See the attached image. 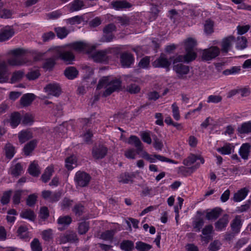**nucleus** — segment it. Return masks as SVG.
Instances as JSON below:
<instances>
[{
	"label": "nucleus",
	"mask_w": 251,
	"mask_h": 251,
	"mask_svg": "<svg viewBox=\"0 0 251 251\" xmlns=\"http://www.w3.org/2000/svg\"><path fill=\"white\" fill-rule=\"evenodd\" d=\"M70 12L78 11L81 9L84 6L83 1L80 0H74L70 3L67 6Z\"/></svg>",
	"instance_id": "21"
},
{
	"label": "nucleus",
	"mask_w": 251,
	"mask_h": 251,
	"mask_svg": "<svg viewBox=\"0 0 251 251\" xmlns=\"http://www.w3.org/2000/svg\"><path fill=\"white\" fill-rule=\"evenodd\" d=\"M131 180V176L127 173H125L120 175L119 176L120 182L123 183H128Z\"/></svg>",
	"instance_id": "57"
},
{
	"label": "nucleus",
	"mask_w": 251,
	"mask_h": 251,
	"mask_svg": "<svg viewBox=\"0 0 251 251\" xmlns=\"http://www.w3.org/2000/svg\"><path fill=\"white\" fill-rule=\"evenodd\" d=\"M39 71L38 70L31 71L26 75V77L29 80H34L37 79L40 76Z\"/></svg>",
	"instance_id": "58"
},
{
	"label": "nucleus",
	"mask_w": 251,
	"mask_h": 251,
	"mask_svg": "<svg viewBox=\"0 0 251 251\" xmlns=\"http://www.w3.org/2000/svg\"><path fill=\"white\" fill-rule=\"evenodd\" d=\"M221 244L218 240H215L211 243L208 247V249L210 251H217L220 248Z\"/></svg>",
	"instance_id": "64"
},
{
	"label": "nucleus",
	"mask_w": 251,
	"mask_h": 251,
	"mask_svg": "<svg viewBox=\"0 0 251 251\" xmlns=\"http://www.w3.org/2000/svg\"><path fill=\"white\" fill-rule=\"evenodd\" d=\"M234 146L230 143L226 144L223 147L219 148L217 151L223 155L230 154L234 151Z\"/></svg>",
	"instance_id": "26"
},
{
	"label": "nucleus",
	"mask_w": 251,
	"mask_h": 251,
	"mask_svg": "<svg viewBox=\"0 0 251 251\" xmlns=\"http://www.w3.org/2000/svg\"><path fill=\"white\" fill-rule=\"evenodd\" d=\"M36 98L35 95L32 93L24 94L20 99L21 104L23 107L30 105Z\"/></svg>",
	"instance_id": "19"
},
{
	"label": "nucleus",
	"mask_w": 251,
	"mask_h": 251,
	"mask_svg": "<svg viewBox=\"0 0 251 251\" xmlns=\"http://www.w3.org/2000/svg\"><path fill=\"white\" fill-rule=\"evenodd\" d=\"M44 90L48 95L58 97L61 94V88L57 83H50L48 84Z\"/></svg>",
	"instance_id": "15"
},
{
	"label": "nucleus",
	"mask_w": 251,
	"mask_h": 251,
	"mask_svg": "<svg viewBox=\"0 0 251 251\" xmlns=\"http://www.w3.org/2000/svg\"><path fill=\"white\" fill-rule=\"evenodd\" d=\"M248 192L249 191L246 188H242L234 194L233 200L235 202L242 201L247 196Z\"/></svg>",
	"instance_id": "23"
},
{
	"label": "nucleus",
	"mask_w": 251,
	"mask_h": 251,
	"mask_svg": "<svg viewBox=\"0 0 251 251\" xmlns=\"http://www.w3.org/2000/svg\"><path fill=\"white\" fill-rule=\"evenodd\" d=\"M135 248L138 251H149L152 248V246L142 241H138L135 244Z\"/></svg>",
	"instance_id": "41"
},
{
	"label": "nucleus",
	"mask_w": 251,
	"mask_h": 251,
	"mask_svg": "<svg viewBox=\"0 0 251 251\" xmlns=\"http://www.w3.org/2000/svg\"><path fill=\"white\" fill-rule=\"evenodd\" d=\"M20 216L23 218L27 219L31 221H34L36 218L34 212L30 209H25L22 211Z\"/></svg>",
	"instance_id": "40"
},
{
	"label": "nucleus",
	"mask_w": 251,
	"mask_h": 251,
	"mask_svg": "<svg viewBox=\"0 0 251 251\" xmlns=\"http://www.w3.org/2000/svg\"><path fill=\"white\" fill-rule=\"evenodd\" d=\"M173 116L174 118L178 121L180 119V115L178 107L177 106L176 102L174 103L172 105Z\"/></svg>",
	"instance_id": "60"
},
{
	"label": "nucleus",
	"mask_w": 251,
	"mask_h": 251,
	"mask_svg": "<svg viewBox=\"0 0 251 251\" xmlns=\"http://www.w3.org/2000/svg\"><path fill=\"white\" fill-rule=\"evenodd\" d=\"M241 226V220L239 216H236L231 223L232 230L234 233H237L240 231Z\"/></svg>",
	"instance_id": "31"
},
{
	"label": "nucleus",
	"mask_w": 251,
	"mask_h": 251,
	"mask_svg": "<svg viewBox=\"0 0 251 251\" xmlns=\"http://www.w3.org/2000/svg\"><path fill=\"white\" fill-rule=\"evenodd\" d=\"M89 229V224L84 222L81 223L78 227V232L80 234H85Z\"/></svg>",
	"instance_id": "56"
},
{
	"label": "nucleus",
	"mask_w": 251,
	"mask_h": 251,
	"mask_svg": "<svg viewBox=\"0 0 251 251\" xmlns=\"http://www.w3.org/2000/svg\"><path fill=\"white\" fill-rule=\"evenodd\" d=\"M134 58L133 55L128 52H123L120 55V62L124 68H128L133 63Z\"/></svg>",
	"instance_id": "12"
},
{
	"label": "nucleus",
	"mask_w": 251,
	"mask_h": 251,
	"mask_svg": "<svg viewBox=\"0 0 251 251\" xmlns=\"http://www.w3.org/2000/svg\"><path fill=\"white\" fill-rule=\"evenodd\" d=\"M17 233L18 236L21 239H26L28 237L27 228L25 226H20Z\"/></svg>",
	"instance_id": "52"
},
{
	"label": "nucleus",
	"mask_w": 251,
	"mask_h": 251,
	"mask_svg": "<svg viewBox=\"0 0 251 251\" xmlns=\"http://www.w3.org/2000/svg\"><path fill=\"white\" fill-rule=\"evenodd\" d=\"M173 70L176 74L178 79L187 80L190 77H188L187 75L190 72V67L187 65L181 63L174 65L173 67Z\"/></svg>",
	"instance_id": "4"
},
{
	"label": "nucleus",
	"mask_w": 251,
	"mask_h": 251,
	"mask_svg": "<svg viewBox=\"0 0 251 251\" xmlns=\"http://www.w3.org/2000/svg\"><path fill=\"white\" fill-rule=\"evenodd\" d=\"M229 221V216L228 214H224L214 224L215 229L217 231L225 230L227 226Z\"/></svg>",
	"instance_id": "14"
},
{
	"label": "nucleus",
	"mask_w": 251,
	"mask_h": 251,
	"mask_svg": "<svg viewBox=\"0 0 251 251\" xmlns=\"http://www.w3.org/2000/svg\"><path fill=\"white\" fill-rule=\"evenodd\" d=\"M75 180L78 186L85 187L90 181V176L85 172L78 171L75 174Z\"/></svg>",
	"instance_id": "9"
},
{
	"label": "nucleus",
	"mask_w": 251,
	"mask_h": 251,
	"mask_svg": "<svg viewBox=\"0 0 251 251\" xmlns=\"http://www.w3.org/2000/svg\"><path fill=\"white\" fill-rule=\"evenodd\" d=\"M116 30V26L114 24H109L106 25L103 31L104 34H112V32Z\"/></svg>",
	"instance_id": "61"
},
{
	"label": "nucleus",
	"mask_w": 251,
	"mask_h": 251,
	"mask_svg": "<svg viewBox=\"0 0 251 251\" xmlns=\"http://www.w3.org/2000/svg\"><path fill=\"white\" fill-rule=\"evenodd\" d=\"M66 167L68 170H72L77 166L76 157L72 155L66 159Z\"/></svg>",
	"instance_id": "36"
},
{
	"label": "nucleus",
	"mask_w": 251,
	"mask_h": 251,
	"mask_svg": "<svg viewBox=\"0 0 251 251\" xmlns=\"http://www.w3.org/2000/svg\"><path fill=\"white\" fill-rule=\"evenodd\" d=\"M14 33V30L9 26L2 28L0 31V41L3 42L11 37Z\"/></svg>",
	"instance_id": "18"
},
{
	"label": "nucleus",
	"mask_w": 251,
	"mask_h": 251,
	"mask_svg": "<svg viewBox=\"0 0 251 251\" xmlns=\"http://www.w3.org/2000/svg\"><path fill=\"white\" fill-rule=\"evenodd\" d=\"M111 5L117 10L130 8L131 6L130 3L125 0H113L111 2Z\"/></svg>",
	"instance_id": "22"
},
{
	"label": "nucleus",
	"mask_w": 251,
	"mask_h": 251,
	"mask_svg": "<svg viewBox=\"0 0 251 251\" xmlns=\"http://www.w3.org/2000/svg\"><path fill=\"white\" fill-rule=\"evenodd\" d=\"M222 209L221 208L216 207L210 211L206 212L205 218L209 221L216 220L221 214Z\"/></svg>",
	"instance_id": "17"
},
{
	"label": "nucleus",
	"mask_w": 251,
	"mask_h": 251,
	"mask_svg": "<svg viewBox=\"0 0 251 251\" xmlns=\"http://www.w3.org/2000/svg\"><path fill=\"white\" fill-rule=\"evenodd\" d=\"M13 14V12L10 10L3 9L0 10V18L4 19L10 18Z\"/></svg>",
	"instance_id": "62"
},
{
	"label": "nucleus",
	"mask_w": 251,
	"mask_h": 251,
	"mask_svg": "<svg viewBox=\"0 0 251 251\" xmlns=\"http://www.w3.org/2000/svg\"><path fill=\"white\" fill-rule=\"evenodd\" d=\"M78 72L74 67H67L64 71V75L69 79H73L77 76Z\"/></svg>",
	"instance_id": "29"
},
{
	"label": "nucleus",
	"mask_w": 251,
	"mask_h": 251,
	"mask_svg": "<svg viewBox=\"0 0 251 251\" xmlns=\"http://www.w3.org/2000/svg\"><path fill=\"white\" fill-rule=\"evenodd\" d=\"M21 120V115L19 112H14L11 114L10 116V123L12 127H16L20 124Z\"/></svg>",
	"instance_id": "37"
},
{
	"label": "nucleus",
	"mask_w": 251,
	"mask_h": 251,
	"mask_svg": "<svg viewBox=\"0 0 251 251\" xmlns=\"http://www.w3.org/2000/svg\"><path fill=\"white\" fill-rule=\"evenodd\" d=\"M53 172L54 170L52 166L47 167L41 176L42 180L45 183L47 182L50 179Z\"/></svg>",
	"instance_id": "34"
},
{
	"label": "nucleus",
	"mask_w": 251,
	"mask_h": 251,
	"mask_svg": "<svg viewBox=\"0 0 251 251\" xmlns=\"http://www.w3.org/2000/svg\"><path fill=\"white\" fill-rule=\"evenodd\" d=\"M171 62L164 53H161L160 56L154 60L152 65L154 68H163L169 70Z\"/></svg>",
	"instance_id": "7"
},
{
	"label": "nucleus",
	"mask_w": 251,
	"mask_h": 251,
	"mask_svg": "<svg viewBox=\"0 0 251 251\" xmlns=\"http://www.w3.org/2000/svg\"><path fill=\"white\" fill-rule=\"evenodd\" d=\"M152 137L153 140V147L156 150L161 151L163 145L162 142L160 140L156 135L152 134Z\"/></svg>",
	"instance_id": "53"
},
{
	"label": "nucleus",
	"mask_w": 251,
	"mask_h": 251,
	"mask_svg": "<svg viewBox=\"0 0 251 251\" xmlns=\"http://www.w3.org/2000/svg\"><path fill=\"white\" fill-rule=\"evenodd\" d=\"M121 86V82L120 80L116 79L110 80L109 77L104 76L100 79L97 85V89H100L103 87L106 89L103 93L105 97L109 96L113 92L119 90Z\"/></svg>",
	"instance_id": "1"
},
{
	"label": "nucleus",
	"mask_w": 251,
	"mask_h": 251,
	"mask_svg": "<svg viewBox=\"0 0 251 251\" xmlns=\"http://www.w3.org/2000/svg\"><path fill=\"white\" fill-rule=\"evenodd\" d=\"M24 74V72L21 70L14 72L11 78L10 82L11 83H14L16 82L21 80L23 77Z\"/></svg>",
	"instance_id": "44"
},
{
	"label": "nucleus",
	"mask_w": 251,
	"mask_h": 251,
	"mask_svg": "<svg viewBox=\"0 0 251 251\" xmlns=\"http://www.w3.org/2000/svg\"><path fill=\"white\" fill-rule=\"evenodd\" d=\"M120 248L125 251H132L134 248V243L129 240H124L120 244Z\"/></svg>",
	"instance_id": "33"
},
{
	"label": "nucleus",
	"mask_w": 251,
	"mask_h": 251,
	"mask_svg": "<svg viewBox=\"0 0 251 251\" xmlns=\"http://www.w3.org/2000/svg\"><path fill=\"white\" fill-rule=\"evenodd\" d=\"M214 22L211 20H207L204 25V30L206 34H210L213 32Z\"/></svg>",
	"instance_id": "47"
},
{
	"label": "nucleus",
	"mask_w": 251,
	"mask_h": 251,
	"mask_svg": "<svg viewBox=\"0 0 251 251\" xmlns=\"http://www.w3.org/2000/svg\"><path fill=\"white\" fill-rule=\"evenodd\" d=\"M197 45V41L193 38H188L184 42L185 50H194Z\"/></svg>",
	"instance_id": "38"
},
{
	"label": "nucleus",
	"mask_w": 251,
	"mask_h": 251,
	"mask_svg": "<svg viewBox=\"0 0 251 251\" xmlns=\"http://www.w3.org/2000/svg\"><path fill=\"white\" fill-rule=\"evenodd\" d=\"M78 239L76 234L73 231H67L61 234L59 238V244H65L67 242L75 243L77 242Z\"/></svg>",
	"instance_id": "8"
},
{
	"label": "nucleus",
	"mask_w": 251,
	"mask_h": 251,
	"mask_svg": "<svg viewBox=\"0 0 251 251\" xmlns=\"http://www.w3.org/2000/svg\"><path fill=\"white\" fill-rule=\"evenodd\" d=\"M70 47L78 52L90 53L94 50L95 47L83 41L75 42L70 45Z\"/></svg>",
	"instance_id": "3"
},
{
	"label": "nucleus",
	"mask_w": 251,
	"mask_h": 251,
	"mask_svg": "<svg viewBox=\"0 0 251 251\" xmlns=\"http://www.w3.org/2000/svg\"><path fill=\"white\" fill-rule=\"evenodd\" d=\"M37 144L36 140H32L26 144L23 150L26 156L30 155V153L33 151Z\"/></svg>",
	"instance_id": "39"
},
{
	"label": "nucleus",
	"mask_w": 251,
	"mask_h": 251,
	"mask_svg": "<svg viewBox=\"0 0 251 251\" xmlns=\"http://www.w3.org/2000/svg\"><path fill=\"white\" fill-rule=\"evenodd\" d=\"M198 159L200 160L201 163V164L204 163V160L202 157L197 156L194 154H191L186 159H185L183 161V163L184 165L188 166H190L194 164Z\"/></svg>",
	"instance_id": "24"
},
{
	"label": "nucleus",
	"mask_w": 251,
	"mask_h": 251,
	"mask_svg": "<svg viewBox=\"0 0 251 251\" xmlns=\"http://www.w3.org/2000/svg\"><path fill=\"white\" fill-rule=\"evenodd\" d=\"M220 52V49L218 47L212 46L202 50V58L206 61L211 60L218 56Z\"/></svg>",
	"instance_id": "5"
},
{
	"label": "nucleus",
	"mask_w": 251,
	"mask_h": 251,
	"mask_svg": "<svg viewBox=\"0 0 251 251\" xmlns=\"http://www.w3.org/2000/svg\"><path fill=\"white\" fill-rule=\"evenodd\" d=\"M236 48L238 50H244L247 47V40L244 36H239L235 39Z\"/></svg>",
	"instance_id": "32"
},
{
	"label": "nucleus",
	"mask_w": 251,
	"mask_h": 251,
	"mask_svg": "<svg viewBox=\"0 0 251 251\" xmlns=\"http://www.w3.org/2000/svg\"><path fill=\"white\" fill-rule=\"evenodd\" d=\"M29 174L33 176H38L40 174V170L37 163L34 161L32 162L28 169Z\"/></svg>",
	"instance_id": "30"
},
{
	"label": "nucleus",
	"mask_w": 251,
	"mask_h": 251,
	"mask_svg": "<svg viewBox=\"0 0 251 251\" xmlns=\"http://www.w3.org/2000/svg\"><path fill=\"white\" fill-rule=\"evenodd\" d=\"M186 53L184 55L185 62L189 63L195 59L197 54L194 50H186Z\"/></svg>",
	"instance_id": "54"
},
{
	"label": "nucleus",
	"mask_w": 251,
	"mask_h": 251,
	"mask_svg": "<svg viewBox=\"0 0 251 251\" xmlns=\"http://www.w3.org/2000/svg\"><path fill=\"white\" fill-rule=\"evenodd\" d=\"M9 54L13 55L7 60L8 63L11 66H20L26 63L25 59L22 55L25 53V50L22 49H16L11 50Z\"/></svg>",
	"instance_id": "2"
},
{
	"label": "nucleus",
	"mask_w": 251,
	"mask_h": 251,
	"mask_svg": "<svg viewBox=\"0 0 251 251\" xmlns=\"http://www.w3.org/2000/svg\"><path fill=\"white\" fill-rule=\"evenodd\" d=\"M55 31L57 37L60 39L66 37L69 33V30L65 27H58L55 28Z\"/></svg>",
	"instance_id": "42"
},
{
	"label": "nucleus",
	"mask_w": 251,
	"mask_h": 251,
	"mask_svg": "<svg viewBox=\"0 0 251 251\" xmlns=\"http://www.w3.org/2000/svg\"><path fill=\"white\" fill-rule=\"evenodd\" d=\"M128 143L130 145H133L136 148L137 152L139 153L143 149V144L139 138L134 135H131L129 138Z\"/></svg>",
	"instance_id": "20"
},
{
	"label": "nucleus",
	"mask_w": 251,
	"mask_h": 251,
	"mask_svg": "<svg viewBox=\"0 0 251 251\" xmlns=\"http://www.w3.org/2000/svg\"><path fill=\"white\" fill-rule=\"evenodd\" d=\"M250 150L251 145L249 143H245L241 146L239 150V154L243 159H248Z\"/></svg>",
	"instance_id": "25"
},
{
	"label": "nucleus",
	"mask_w": 251,
	"mask_h": 251,
	"mask_svg": "<svg viewBox=\"0 0 251 251\" xmlns=\"http://www.w3.org/2000/svg\"><path fill=\"white\" fill-rule=\"evenodd\" d=\"M72 221L71 217L67 215L60 217L57 220V223L64 226H68L71 223Z\"/></svg>",
	"instance_id": "49"
},
{
	"label": "nucleus",
	"mask_w": 251,
	"mask_h": 251,
	"mask_svg": "<svg viewBox=\"0 0 251 251\" xmlns=\"http://www.w3.org/2000/svg\"><path fill=\"white\" fill-rule=\"evenodd\" d=\"M83 21V18L81 16H75L66 20V23L71 25L79 24Z\"/></svg>",
	"instance_id": "51"
},
{
	"label": "nucleus",
	"mask_w": 251,
	"mask_h": 251,
	"mask_svg": "<svg viewBox=\"0 0 251 251\" xmlns=\"http://www.w3.org/2000/svg\"><path fill=\"white\" fill-rule=\"evenodd\" d=\"M9 75L6 63H0V83L7 82L9 79Z\"/></svg>",
	"instance_id": "16"
},
{
	"label": "nucleus",
	"mask_w": 251,
	"mask_h": 251,
	"mask_svg": "<svg viewBox=\"0 0 251 251\" xmlns=\"http://www.w3.org/2000/svg\"><path fill=\"white\" fill-rule=\"evenodd\" d=\"M5 154L6 157L9 159H11L15 154V150L14 147L10 144H6L4 147Z\"/></svg>",
	"instance_id": "43"
},
{
	"label": "nucleus",
	"mask_w": 251,
	"mask_h": 251,
	"mask_svg": "<svg viewBox=\"0 0 251 251\" xmlns=\"http://www.w3.org/2000/svg\"><path fill=\"white\" fill-rule=\"evenodd\" d=\"M19 141L21 143H23L26 141L32 138V133L26 130L21 131L18 135Z\"/></svg>",
	"instance_id": "35"
},
{
	"label": "nucleus",
	"mask_w": 251,
	"mask_h": 251,
	"mask_svg": "<svg viewBox=\"0 0 251 251\" xmlns=\"http://www.w3.org/2000/svg\"><path fill=\"white\" fill-rule=\"evenodd\" d=\"M11 193V191H6L3 193V196L0 200L1 203L2 204H6L9 202Z\"/></svg>",
	"instance_id": "63"
},
{
	"label": "nucleus",
	"mask_w": 251,
	"mask_h": 251,
	"mask_svg": "<svg viewBox=\"0 0 251 251\" xmlns=\"http://www.w3.org/2000/svg\"><path fill=\"white\" fill-rule=\"evenodd\" d=\"M110 52L109 49L98 50L94 52L91 54V57L94 61L97 62H106L108 60L107 54Z\"/></svg>",
	"instance_id": "10"
},
{
	"label": "nucleus",
	"mask_w": 251,
	"mask_h": 251,
	"mask_svg": "<svg viewBox=\"0 0 251 251\" xmlns=\"http://www.w3.org/2000/svg\"><path fill=\"white\" fill-rule=\"evenodd\" d=\"M140 86L135 83H130L126 86V90L131 94H137L140 91Z\"/></svg>",
	"instance_id": "45"
},
{
	"label": "nucleus",
	"mask_w": 251,
	"mask_h": 251,
	"mask_svg": "<svg viewBox=\"0 0 251 251\" xmlns=\"http://www.w3.org/2000/svg\"><path fill=\"white\" fill-rule=\"evenodd\" d=\"M107 151V148L104 146L96 145L92 148V154L95 159H101L106 156Z\"/></svg>",
	"instance_id": "6"
},
{
	"label": "nucleus",
	"mask_w": 251,
	"mask_h": 251,
	"mask_svg": "<svg viewBox=\"0 0 251 251\" xmlns=\"http://www.w3.org/2000/svg\"><path fill=\"white\" fill-rule=\"evenodd\" d=\"M240 134H248L251 132V122L243 123L237 129Z\"/></svg>",
	"instance_id": "28"
},
{
	"label": "nucleus",
	"mask_w": 251,
	"mask_h": 251,
	"mask_svg": "<svg viewBox=\"0 0 251 251\" xmlns=\"http://www.w3.org/2000/svg\"><path fill=\"white\" fill-rule=\"evenodd\" d=\"M43 239L49 241L52 238V230L51 229L44 230L42 233Z\"/></svg>",
	"instance_id": "59"
},
{
	"label": "nucleus",
	"mask_w": 251,
	"mask_h": 251,
	"mask_svg": "<svg viewBox=\"0 0 251 251\" xmlns=\"http://www.w3.org/2000/svg\"><path fill=\"white\" fill-rule=\"evenodd\" d=\"M116 232V229L107 230L102 232L100 236L104 240H111Z\"/></svg>",
	"instance_id": "46"
},
{
	"label": "nucleus",
	"mask_w": 251,
	"mask_h": 251,
	"mask_svg": "<svg viewBox=\"0 0 251 251\" xmlns=\"http://www.w3.org/2000/svg\"><path fill=\"white\" fill-rule=\"evenodd\" d=\"M30 247L32 251H42L41 244L37 238H34L31 241Z\"/></svg>",
	"instance_id": "50"
},
{
	"label": "nucleus",
	"mask_w": 251,
	"mask_h": 251,
	"mask_svg": "<svg viewBox=\"0 0 251 251\" xmlns=\"http://www.w3.org/2000/svg\"><path fill=\"white\" fill-rule=\"evenodd\" d=\"M10 171L11 175L18 177L23 173V168L20 163H17L11 167Z\"/></svg>",
	"instance_id": "27"
},
{
	"label": "nucleus",
	"mask_w": 251,
	"mask_h": 251,
	"mask_svg": "<svg viewBox=\"0 0 251 251\" xmlns=\"http://www.w3.org/2000/svg\"><path fill=\"white\" fill-rule=\"evenodd\" d=\"M56 51L57 52L56 57L60 58L68 63H70V62L75 58L74 55L71 51L64 50L60 48H57Z\"/></svg>",
	"instance_id": "11"
},
{
	"label": "nucleus",
	"mask_w": 251,
	"mask_h": 251,
	"mask_svg": "<svg viewBox=\"0 0 251 251\" xmlns=\"http://www.w3.org/2000/svg\"><path fill=\"white\" fill-rule=\"evenodd\" d=\"M150 57L145 56L142 58L138 63V66L141 69H148L150 67Z\"/></svg>",
	"instance_id": "48"
},
{
	"label": "nucleus",
	"mask_w": 251,
	"mask_h": 251,
	"mask_svg": "<svg viewBox=\"0 0 251 251\" xmlns=\"http://www.w3.org/2000/svg\"><path fill=\"white\" fill-rule=\"evenodd\" d=\"M117 23L120 24L122 25H127L129 24V19L126 16H117L114 17Z\"/></svg>",
	"instance_id": "55"
},
{
	"label": "nucleus",
	"mask_w": 251,
	"mask_h": 251,
	"mask_svg": "<svg viewBox=\"0 0 251 251\" xmlns=\"http://www.w3.org/2000/svg\"><path fill=\"white\" fill-rule=\"evenodd\" d=\"M235 38L233 36H229L223 39L221 42V51L223 53H227L232 47Z\"/></svg>",
	"instance_id": "13"
}]
</instances>
